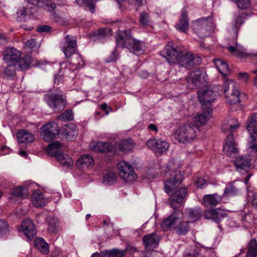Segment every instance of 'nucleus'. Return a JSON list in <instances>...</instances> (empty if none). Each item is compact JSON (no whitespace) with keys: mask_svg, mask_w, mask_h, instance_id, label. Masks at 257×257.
Segmentation results:
<instances>
[{"mask_svg":"<svg viewBox=\"0 0 257 257\" xmlns=\"http://www.w3.org/2000/svg\"><path fill=\"white\" fill-rule=\"evenodd\" d=\"M161 55L166 59L169 64H179L187 69H190L194 65H198L202 62L201 57L186 50L182 51L179 49H177L175 45L172 42L168 43L166 46L161 52Z\"/></svg>","mask_w":257,"mask_h":257,"instance_id":"f257e3e1","label":"nucleus"},{"mask_svg":"<svg viewBox=\"0 0 257 257\" xmlns=\"http://www.w3.org/2000/svg\"><path fill=\"white\" fill-rule=\"evenodd\" d=\"M190 223L183 212L177 210L164 219L161 226L164 231H167L174 228L179 235H185L190 229Z\"/></svg>","mask_w":257,"mask_h":257,"instance_id":"f03ea898","label":"nucleus"},{"mask_svg":"<svg viewBox=\"0 0 257 257\" xmlns=\"http://www.w3.org/2000/svg\"><path fill=\"white\" fill-rule=\"evenodd\" d=\"M116 41L117 46L125 47L135 54H141L145 51V44L134 39L132 36L131 31L129 30L119 31L116 36Z\"/></svg>","mask_w":257,"mask_h":257,"instance_id":"7ed1b4c3","label":"nucleus"},{"mask_svg":"<svg viewBox=\"0 0 257 257\" xmlns=\"http://www.w3.org/2000/svg\"><path fill=\"white\" fill-rule=\"evenodd\" d=\"M84 65V62L82 56L75 52L73 54L68 63H63L61 64V69L57 73L55 74L54 83L58 84L60 77L63 75L69 76L70 73L82 68Z\"/></svg>","mask_w":257,"mask_h":257,"instance_id":"20e7f679","label":"nucleus"},{"mask_svg":"<svg viewBox=\"0 0 257 257\" xmlns=\"http://www.w3.org/2000/svg\"><path fill=\"white\" fill-rule=\"evenodd\" d=\"M183 173L180 171L175 172L169 179L164 181V191L166 193H187L186 187H180L183 178Z\"/></svg>","mask_w":257,"mask_h":257,"instance_id":"39448f33","label":"nucleus"},{"mask_svg":"<svg viewBox=\"0 0 257 257\" xmlns=\"http://www.w3.org/2000/svg\"><path fill=\"white\" fill-rule=\"evenodd\" d=\"M193 29L201 38H204L210 35V32L214 28V24L211 17L202 18L196 20L193 24Z\"/></svg>","mask_w":257,"mask_h":257,"instance_id":"423d86ee","label":"nucleus"},{"mask_svg":"<svg viewBox=\"0 0 257 257\" xmlns=\"http://www.w3.org/2000/svg\"><path fill=\"white\" fill-rule=\"evenodd\" d=\"M61 146L62 144L59 142L52 143L48 145L47 152L50 155L55 157L62 166L68 168L72 165L73 161L68 154L59 152L58 149Z\"/></svg>","mask_w":257,"mask_h":257,"instance_id":"0eeeda50","label":"nucleus"},{"mask_svg":"<svg viewBox=\"0 0 257 257\" xmlns=\"http://www.w3.org/2000/svg\"><path fill=\"white\" fill-rule=\"evenodd\" d=\"M246 128L250 134L248 149L251 153H257V113L252 114L247 120Z\"/></svg>","mask_w":257,"mask_h":257,"instance_id":"6e6552de","label":"nucleus"},{"mask_svg":"<svg viewBox=\"0 0 257 257\" xmlns=\"http://www.w3.org/2000/svg\"><path fill=\"white\" fill-rule=\"evenodd\" d=\"M224 94L226 101L230 104H236L239 102V91L235 86V82L232 80H226L224 85Z\"/></svg>","mask_w":257,"mask_h":257,"instance_id":"1a4fd4ad","label":"nucleus"},{"mask_svg":"<svg viewBox=\"0 0 257 257\" xmlns=\"http://www.w3.org/2000/svg\"><path fill=\"white\" fill-rule=\"evenodd\" d=\"M194 128L190 124H183L179 127L176 132V138L180 142H190L196 137Z\"/></svg>","mask_w":257,"mask_h":257,"instance_id":"9d476101","label":"nucleus"},{"mask_svg":"<svg viewBox=\"0 0 257 257\" xmlns=\"http://www.w3.org/2000/svg\"><path fill=\"white\" fill-rule=\"evenodd\" d=\"M59 127L56 122H48L40 128V134L46 142H51L59 135Z\"/></svg>","mask_w":257,"mask_h":257,"instance_id":"9b49d317","label":"nucleus"},{"mask_svg":"<svg viewBox=\"0 0 257 257\" xmlns=\"http://www.w3.org/2000/svg\"><path fill=\"white\" fill-rule=\"evenodd\" d=\"M117 168L120 177L125 182L135 181L137 175L131 165L122 161L117 164Z\"/></svg>","mask_w":257,"mask_h":257,"instance_id":"f8f14e48","label":"nucleus"},{"mask_svg":"<svg viewBox=\"0 0 257 257\" xmlns=\"http://www.w3.org/2000/svg\"><path fill=\"white\" fill-rule=\"evenodd\" d=\"M206 72L203 68L195 70L186 80L187 87L191 89L199 87L201 83L206 81Z\"/></svg>","mask_w":257,"mask_h":257,"instance_id":"ddd939ff","label":"nucleus"},{"mask_svg":"<svg viewBox=\"0 0 257 257\" xmlns=\"http://www.w3.org/2000/svg\"><path fill=\"white\" fill-rule=\"evenodd\" d=\"M44 99L49 107L55 112H58L63 109L66 105L65 100L60 93L46 94Z\"/></svg>","mask_w":257,"mask_h":257,"instance_id":"4468645a","label":"nucleus"},{"mask_svg":"<svg viewBox=\"0 0 257 257\" xmlns=\"http://www.w3.org/2000/svg\"><path fill=\"white\" fill-rule=\"evenodd\" d=\"M147 145L158 156L166 153L169 147L168 142L161 139L156 138L148 140L147 142Z\"/></svg>","mask_w":257,"mask_h":257,"instance_id":"2eb2a0df","label":"nucleus"},{"mask_svg":"<svg viewBox=\"0 0 257 257\" xmlns=\"http://www.w3.org/2000/svg\"><path fill=\"white\" fill-rule=\"evenodd\" d=\"M61 50L67 58L70 57L77 50V42L75 37L66 35L61 43Z\"/></svg>","mask_w":257,"mask_h":257,"instance_id":"dca6fc26","label":"nucleus"},{"mask_svg":"<svg viewBox=\"0 0 257 257\" xmlns=\"http://www.w3.org/2000/svg\"><path fill=\"white\" fill-rule=\"evenodd\" d=\"M60 138L65 141H72L74 140L78 135V130L75 124L69 123L65 125L60 130Z\"/></svg>","mask_w":257,"mask_h":257,"instance_id":"f3484780","label":"nucleus"},{"mask_svg":"<svg viewBox=\"0 0 257 257\" xmlns=\"http://www.w3.org/2000/svg\"><path fill=\"white\" fill-rule=\"evenodd\" d=\"M218 95L217 92L214 91L209 88L201 89L198 92L199 100L202 105L212 103Z\"/></svg>","mask_w":257,"mask_h":257,"instance_id":"a211bd4d","label":"nucleus"},{"mask_svg":"<svg viewBox=\"0 0 257 257\" xmlns=\"http://www.w3.org/2000/svg\"><path fill=\"white\" fill-rule=\"evenodd\" d=\"M160 240V236L156 233L146 234L143 237V244L147 251H153L158 246Z\"/></svg>","mask_w":257,"mask_h":257,"instance_id":"6ab92c4d","label":"nucleus"},{"mask_svg":"<svg viewBox=\"0 0 257 257\" xmlns=\"http://www.w3.org/2000/svg\"><path fill=\"white\" fill-rule=\"evenodd\" d=\"M204 215L206 219H211L218 223L222 218L227 216V213L225 210L216 208L206 210Z\"/></svg>","mask_w":257,"mask_h":257,"instance_id":"aec40b11","label":"nucleus"},{"mask_svg":"<svg viewBox=\"0 0 257 257\" xmlns=\"http://www.w3.org/2000/svg\"><path fill=\"white\" fill-rule=\"evenodd\" d=\"M21 52L17 49L11 47L8 48L5 51L4 60L7 64L15 65L21 59Z\"/></svg>","mask_w":257,"mask_h":257,"instance_id":"412c9836","label":"nucleus"},{"mask_svg":"<svg viewBox=\"0 0 257 257\" xmlns=\"http://www.w3.org/2000/svg\"><path fill=\"white\" fill-rule=\"evenodd\" d=\"M223 152L230 157H235L238 153L237 144L234 141V136L232 134H230L227 137L225 144L223 146Z\"/></svg>","mask_w":257,"mask_h":257,"instance_id":"4be33fe9","label":"nucleus"},{"mask_svg":"<svg viewBox=\"0 0 257 257\" xmlns=\"http://www.w3.org/2000/svg\"><path fill=\"white\" fill-rule=\"evenodd\" d=\"M233 162L237 171L247 172L250 168L251 160L246 156H241L235 157Z\"/></svg>","mask_w":257,"mask_h":257,"instance_id":"5701e85b","label":"nucleus"},{"mask_svg":"<svg viewBox=\"0 0 257 257\" xmlns=\"http://www.w3.org/2000/svg\"><path fill=\"white\" fill-rule=\"evenodd\" d=\"M23 232L29 239L33 238L36 234L35 226L29 218L24 219L21 225Z\"/></svg>","mask_w":257,"mask_h":257,"instance_id":"b1692460","label":"nucleus"},{"mask_svg":"<svg viewBox=\"0 0 257 257\" xmlns=\"http://www.w3.org/2000/svg\"><path fill=\"white\" fill-rule=\"evenodd\" d=\"M212 110L210 108H207L204 109L202 113L198 114L193 118L194 124L196 127L202 125L208 121L211 117Z\"/></svg>","mask_w":257,"mask_h":257,"instance_id":"393cba45","label":"nucleus"},{"mask_svg":"<svg viewBox=\"0 0 257 257\" xmlns=\"http://www.w3.org/2000/svg\"><path fill=\"white\" fill-rule=\"evenodd\" d=\"M90 148L96 152L109 153L113 150V147L108 143L97 142L90 144Z\"/></svg>","mask_w":257,"mask_h":257,"instance_id":"a878e982","label":"nucleus"},{"mask_svg":"<svg viewBox=\"0 0 257 257\" xmlns=\"http://www.w3.org/2000/svg\"><path fill=\"white\" fill-rule=\"evenodd\" d=\"M28 3L34 6H38L45 10L52 12L56 8V4L51 0H28Z\"/></svg>","mask_w":257,"mask_h":257,"instance_id":"bb28decb","label":"nucleus"},{"mask_svg":"<svg viewBox=\"0 0 257 257\" xmlns=\"http://www.w3.org/2000/svg\"><path fill=\"white\" fill-rule=\"evenodd\" d=\"M221 200V197L216 194H207L204 196L202 204L207 207H212L216 206Z\"/></svg>","mask_w":257,"mask_h":257,"instance_id":"cd10ccee","label":"nucleus"},{"mask_svg":"<svg viewBox=\"0 0 257 257\" xmlns=\"http://www.w3.org/2000/svg\"><path fill=\"white\" fill-rule=\"evenodd\" d=\"M31 202L34 207L42 208L47 205L49 200L48 198H45L43 194H32Z\"/></svg>","mask_w":257,"mask_h":257,"instance_id":"c85d7f7f","label":"nucleus"},{"mask_svg":"<svg viewBox=\"0 0 257 257\" xmlns=\"http://www.w3.org/2000/svg\"><path fill=\"white\" fill-rule=\"evenodd\" d=\"M188 26L189 23L187 14L185 10H183L182 12L179 21L176 25V28L178 31L186 33L188 29Z\"/></svg>","mask_w":257,"mask_h":257,"instance_id":"c756f323","label":"nucleus"},{"mask_svg":"<svg viewBox=\"0 0 257 257\" xmlns=\"http://www.w3.org/2000/svg\"><path fill=\"white\" fill-rule=\"evenodd\" d=\"M37 184L34 183H27L23 185H21L14 188L11 193H24L25 192H32V193H38L35 188L37 187Z\"/></svg>","mask_w":257,"mask_h":257,"instance_id":"7c9ffc66","label":"nucleus"},{"mask_svg":"<svg viewBox=\"0 0 257 257\" xmlns=\"http://www.w3.org/2000/svg\"><path fill=\"white\" fill-rule=\"evenodd\" d=\"M17 137L19 144L32 143L34 140L33 135L25 130L19 131Z\"/></svg>","mask_w":257,"mask_h":257,"instance_id":"2f4dec72","label":"nucleus"},{"mask_svg":"<svg viewBox=\"0 0 257 257\" xmlns=\"http://www.w3.org/2000/svg\"><path fill=\"white\" fill-rule=\"evenodd\" d=\"M35 247L43 254L49 252V244L42 238H36L34 242Z\"/></svg>","mask_w":257,"mask_h":257,"instance_id":"473e14b6","label":"nucleus"},{"mask_svg":"<svg viewBox=\"0 0 257 257\" xmlns=\"http://www.w3.org/2000/svg\"><path fill=\"white\" fill-rule=\"evenodd\" d=\"M76 164L78 167L82 168L92 167L94 164V160L90 155H84L78 159Z\"/></svg>","mask_w":257,"mask_h":257,"instance_id":"72a5a7b5","label":"nucleus"},{"mask_svg":"<svg viewBox=\"0 0 257 257\" xmlns=\"http://www.w3.org/2000/svg\"><path fill=\"white\" fill-rule=\"evenodd\" d=\"M184 198V194H171L169 199L170 204L174 208H178L181 205Z\"/></svg>","mask_w":257,"mask_h":257,"instance_id":"f704fd0d","label":"nucleus"},{"mask_svg":"<svg viewBox=\"0 0 257 257\" xmlns=\"http://www.w3.org/2000/svg\"><path fill=\"white\" fill-rule=\"evenodd\" d=\"M228 50L238 57H245L248 56L246 49L241 45L236 43L235 46H229L227 47Z\"/></svg>","mask_w":257,"mask_h":257,"instance_id":"c9c22d12","label":"nucleus"},{"mask_svg":"<svg viewBox=\"0 0 257 257\" xmlns=\"http://www.w3.org/2000/svg\"><path fill=\"white\" fill-rule=\"evenodd\" d=\"M31 14L32 12L30 8L22 7L18 10L15 14V17L18 21L24 22L26 20L27 16Z\"/></svg>","mask_w":257,"mask_h":257,"instance_id":"e433bc0d","label":"nucleus"},{"mask_svg":"<svg viewBox=\"0 0 257 257\" xmlns=\"http://www.w3.org/2000/svg\"><path fill=\"white\" fill-rule=\"evenodd\" d=\"M213 61L217 70L224 77L230 74V70L226 62L219 59H214Z\"/></svg>","mask_w":257,"mask_h":257,"instance_id":"4c0bfd02","label":"nucleus"},{"mask_svg":"<svg viewBox=\"0 0 257 257\" xmlns=\"http://www.w3.org/2000/svg\"><path fill=\"white\" fill-rule=\"evenodd\" d=\"M247 15L246 13L242 12H237L234 14L233 17V22L234 27L236 29L239 28L242 25Z\"/></svg>","mask_w":257,"mask_h":257,"instance_id":"58836bf2","label":"nucleus"},{"mask_svg":"<svg viewBox=\"0 0 257 257\" xmlns=\"http://www.w3.org/2000/svg\"><path fill=\"white\" fill-rule=\"evenodd\" d=\"M115 147L120 151H127L131 150L134 147V143L131 139L122 140L117 143Z\"/></svg>","mask_w":257,"mask_h":257,"instance_id":"ea45409f","label":"nucleus"},{"mask_svg":"<svg viewBox=\"0 0 257 257\" xmlns=\"http://www.w3.org/2000/svg\"><path fill=\"white\" fill-rule=\"evenodd\" d=\"M224 129L231 132H235L240 127V124L237 119L235 118H228L223 124Z\"/></svg>","mask_w":257,"mask_h":257,"instance_id":"a19ab883","label":"nucleus"},{"mask_svg":"<svg viewBox=\"0 0 257 257\" xmlns=\"http://www.w3.org/2000/svg\"><path fill=\"white\" fill-rule=\"evenodd\" d=\"M247 253L245 257L257 256V241L253 238L250 240L246 246Z\"/></svg>","mask_w":257,"mask_h":257,"instance_id":"79ce46f5","label":"nucleus"},{"mask_svg":"<svg viewBox=\"0 0 257 257\" xmlns=\"http://www.w3.org/2000/svg\"><path fill=\"white\" fill-rule=\"evenodd\" d=\"M118 4V6L119 8H121V3L123 2V0H115ZM96 0H76V2L78 5H82L84 4L87 6L89 10L91 13H94L95 12V7L94 4L96 2Z\"/></svg>","mask_w":257,"mask_h":257,"instance_id":"37998d69","label":"nucleus"},{"mask_svg":"<svg viewBox=\"0 0 257 257\" xmlns=\"http://www.w3.org/2000/svg\"><path fill=\"white\" fill-rule=\"evenodd\" d=\"M189 221L193 223L199 219L201 216V213L198 210L190 209L188 212Z\"/></svg>","mask_w":257,"mask_h":257,"instance_id":"c03bdc74","label":"nucleus"},{"mask_svg":"<svg viewBox=\"0 0 257 257\" xmlns=\"http://www.w3.org/2000/svg\"><path fill=\"white\" fill-rule=\"evenodd\" d=\"M151 19L149 13L146 12H142L140 15L139 22L142 27H146L149 25Z\"/></svg>","mask_w":257,"mask_h":257,"instance_id":"a18cd8bd","label":"nucleus"},{"mask_svg":"<svg viewBox=\"0 0 257 257\" xmlns=\"http://www.w3.org/2000/svg\"><path fill=\"white\" fill-rule=\"evenodd\" d=\"M103 183L106 185H110L116 181V174L113 172H108L103 176Z\"/></svg>","mask_w":257,"mask_h":257,"instance_id":"49530a36","label":"nucleus"},{"mask_svg":"<svg viewBox=\"0 0 257 257\" xmlns=\"http://www.w3.org/2000/svg\"><path fill=\"white\" fill-rule=\"evenodd\" d=\"M123 252L117 249L102 251V257H122Z\"/></svg>","mask_w":257,"mask_h":257,"instance_id":"de8ad7c7","label":"nucleus"},{"mask_svg":"<svg viewBox=\"0 0 257 257\" xmlns=\"http://www.w3.org/2000/svg\"><path fill=\"white\" fill-rule=\"evenodd\" d=\"M48 227L47 228L48 231L51 233H56L57 229V223L56 220L51 219L48 220Z\"/></svg>","mask_w":257,"mask_h":257,"instance_id":"09e8293b","label":"nucleus"},{"mask_svg":"<svg viewBox=\"0 0 257 257\" xmlns=\"http://www.w3.org/2000/svg\"><path fill=\"white\" fill-rule=\"evenodd\" d=\"M58 119L63 121H69L73 118V115L71 110H67L58 116Z\"/></svg>","mask_w":257,"mask_h":257,"instance_id":"8fccbe9b","label":"nucleus"},{"mask_svg":"<svg viewBox=\"0 0 257 257\" xmlns=\"http://www.w3.org/2000/svg\"><path fill=\"white\" fill-rule=\"evenodd\" d=\"M194 184L197 188H202L206 185V181L202 177H195Z\"/></svg>","mask_w":257,"mask_h":257,"instance_id":"3c124183","label":"nucleus"},{"mask_svg":"<svg viewBox=\"0 0 257 257\" xmlns=\"http://www.w3.org/2000/svg\"><path fill=\"white\" fill-rule=\"evenodd\" d=\"M7 66L5 69L4 72L8 76H13L15 73V65L12 64H7Z\"/></svg>","mask_w":257,"mask_h":257,"instance_id":"603ef678","label":"nucleus"},{"mask_svg":"<svg viewBox=\"0 0 257 257\" xmlns=\"http://www.w3.org/2000/svg\"><path fill=\"white\" fill-rule=\"evenodd\" d=\"M37 46L36 41L34 39L27 41L25 44V48L30 50L32 49Z\"/></svg>","mask_w":257,"mask_h":257,"instance_id":"864d4df0","label":"nucleus"},{"mask_svg":"<svg viewBox=\"0 0 257 257\" xmlns=\"http://www.w3.org/2000/svg\"><path fill=\"white\" fill-rule=\"evenodd\" d=\"M9 224L5 220L0 219V233L8 230Z\"/></svg>","mask_w":257,"mask_h":257,"instance_id":"5fc2aeb1","label":"nucleus"},{"mask_svg":"<svg viewBox=\"0 0 257 257\" xmlns=\"http://www.w3.org/2000/svg\"><path fill=\"white\" fill-rule=\"evenodd\" d=\"M248 201L253 207L257 209V194H252L251 196L248 195Z\"/></svg>","mask_w":257,"mask_h":257,"instance_id":"6e6d98bb","label":"nucleus"},{"mask_svg":"<svg viewBox=\"0 0 257 257\" xmlns=\"http://www.w3.org/2000/svg\"><path fill=\"white\" fill-rule=\"evenodd\" d=\"M238 191L232 183L226 185L224 193H233Z\"/></svg>","mask_w":257,"mask_h":257,"instance_id":"4d7b16f0","label":"nucleus"},{"mask_svg":"<svg viewBox=\"0 0 257 257\" xmlns=\"http://www.w3.org/2000/svg\"><path fill=\"white\" fill-rule=\"evenodd\" d=\"M118 55L116 53V52L115 50H114L111 55L105 60V62L106 63H110L112 62L115 61L117 59Z\"/></svg>","mask_w":257,"mask_h":257,"instance_id":"13d9d810","label":"nucleus"},{"mask_svg":"<svg viewBox=\"0 0 257 257\" xmlns=\"http://www.w3.org/2000/svg\"><path fill=\"white\" fill-rule=\"evenodd\" d=\"M144 0H130V4L131 5H134L136 7V10L142 5V3Z\"/></svg>","mask_w":257,"mask_h":257,"instance_id":"bf43d9fd","label":"nucleus"},{"mask_svg":"<svg viewBox=\"0 0 257 257\" xmlns=\"http://www.w3.org/2000/svg\"><path fill=\"white\" fill-rule=\"evenodd\" d=\"M51 29V28L47 25H43L39 26L37 28V31L40 33L44 32H49Z\"/></svg>","mask_w":257,"mask_h":257,"instance_id":"052dcab7","label":"nucleus"},{"mask_svg":"<svg viewBox=\"0 0 257 257\" xmlns=\"http://www.w3.org/2000/svg\"><path fill=\"white\" fill-rule=\"evenodd\" d=\"M138 250L137 247L131 245H128L126 246L125 251L130 254H133L137 252Z\"/></svg>","mask_w":257,"mask_h":257,"instance_id":"680f3d73","label":"nucleus"},{"mask_svg":"<svg viewBox=\"0 0 257 257\" xmlns=\"http://www.w3.org/2000/svg\"><path fill=\"white\" fill-rule=\"evenodd\" d=\"M107 33V30L104 28H101L98 30V35L99 37L105 36Z\"/></svg>","mask_w":257,"mask_h":257,"instance_id":"e2e57ef3","label":"nucleus"},{"mask_svg":"<svg viewBox=\"0 0 257 257\" xmlns=\"http://www.w3.org/2000/svg\"><path fill=\"white\" fill-rule=\"evenodd\" d=\"M239 76L240 79L243 80L244 81L246 82L249 79V75L248 73L245 72H242L239 73Z\"/></svg>","mask_w":257,"mask_h":257,"instance_id":"0e129e2a","label":"nucleus"},{"mask_svg":"<svg viewBox=\"0 0 257 257\" xmlns=\"http://www.w3.org/2000/svg\"><path fill=\"white\" fill-rule=\"evenodd\" d=\"M148 128L150 130L153 131L155 132L158 131V127H157V126L155 124H153V123L150 124L148 125Z\"/></svg>","mask_w":257,"mask_h":257,"instance_id":"69168bd1","label":"nucleus"},{"mask_svg":"<svg viewBox=\"0 0 257 257\" xmlns=\"http://www.w3.org/2000/svg\"><path fill=\"white\" fill-rule=\"evenodd\" d=\"M252 73L255 74V76L253 79V83L254 85L257 87V69L253 70Z\"/></svg>","mask_w":257,"mask_h":257,"instance_id":"338daca9","label":"nucleus"},{"mask_svg":"<svg viewBox=\"0 0 257 257\" xmlns=\"http://www.w3.org/2000/svg\"><path fill=\"white\" fill-rule=\"evenodd\" d=\"M198 256V253L196 252H194L192 253H188L185 255V257H196Z\"/></svg>","mask_w":257,"mask_h":257,"instance_id":"774afa93","label":"nucleus"}]
</instances>
